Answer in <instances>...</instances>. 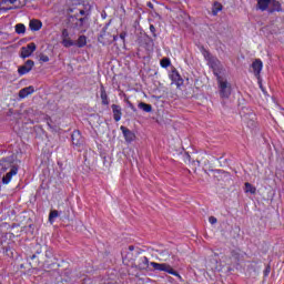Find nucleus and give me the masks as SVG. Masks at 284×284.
Masks as SVG:
<instances>
[{"mask_svg": "<svg viewBox=\"0 0 284 284\" xmlns=\"http://www.w3.org/2000/svg\"><path fill=\"white\" fill-rule=\"evenodd\" d=\"M217 85H219V92L221 99H230L232 95V84L225 80L219 72H215Z\"/></svg>", "mask_w": 284, "mask_h": 284, "instance_id": "1", "label": "nucleus"}, {"mask_svg": "<svg viewBox=\"0 0 284 284\" xmlns=\"http://www.w3.org/2000/svg\"><path fill=\"white\" fill-rule=\"evenodd\" d=\"M150 265L156 272H166V274H171L172 276H178L179 278H181L179 272L174 271V268L168 263L151 262Z\"/></svg>", "mask_w": 284, "mask_h": 284, "instance_id": "2", "label": "nucleus"}, {"mask_svg": "<svg viewBox=\"0 0 284 284\" xmlns=\"http://www.w3.org/2000/svg\"><path fill=\"white\" fill-rule=\"evenodd\" d=\"M36 50H37V44L34 42L29 43L27 47H22L20 49L21 59H28L29 57H32Z\"/></svg>", "mask_w": 284, "mask_h": 284, "instance_id": "3", "label": "nucleus"}, {"mask_svg": "<svg viewBox=\"0 0 284 284\" xmlns=\"http://www.w3.org/2000/svg\"><path fill=\"white\" fill-rule=\"evenodd\" d=\"M34 68V61L32 60H27L26 63L18 69V74L20 77H23V74H28Z\"/></svg>", "mask_w": 284, "mask_h": 284, "instance_id": "4", "label": "nucleus"}, {"mask_svg": "<svg viewBox=\"0 0 284 284\" xmlns=\"http://www.w3.org/2000/svg\"><path fill=\"white\" fill-rule=\"evenodd\" d=\"M19 173V168L18 166H12L10 169V172H8L6 175H3L2 178V183L3 185H8V183H10V181H12L13 176H17V174Z\"/></svg>", "mask_w": 284, "mask_h": 284, "instance_id": "5", "label": "nucleus"}, {"mask_svg": "<svg viewBox=\"0 0 284 284\" xmlns=\"http://www.w3.org/2000/svg\"><path fill=\"white\" fill-rule=\"evenodd\" d=\"M120 130L126 141V143H132V141H134V139H136V135L134 134V132L130 131V129H128L126 126H120Z\"/></svg>", "mask_w": 284, "mask_h": 284, "instance_id": "6", "label": "nucleus"}, {"mask_svg": "<svg viewBox=\"0 0 284 284\" xmlns=\"http://www.w3.org/2000/svg\"><path fill=\"white\" fill-rule=\"evenodd\" d=\"M12 168H17V165L12 164V161H9L8 159L0 160V176L8 172V170H12Z\"/></svg>", "mask_w": 284, "mask_h": 284, "instance_id": "7", "label": "nucleus"}, {"mask_svg": "<svg viewBox=\"0 0 284 284\" xmlns=\"http://www.w3.org/2000/svg\"><path fill=\"white\" fill-rule=\"evenodd\" d=\"M283 7L278 0H270L268 14H274V12H281Z\"/></svg>", "mask_w": 284, "mask_h": 284, "instance_id": "8", "label": "nucleus"}, {"mask_svg": "<svg viewBox=\"0 0 284 284\" xmlns=\"http://www.w3.org/2000/svg\"><path fill=\"white\" fill-rule=\"evenodd\" d=\"M111 110L113 112V119L116 123H119V121H121V116H123V112L121 109V105L119 104H112L111 105Z\"/></svg>", "mask_w": 284, "mask_h": 284, "instance_id": "9", "label": "nucleus"}, {"mask_svg": "<svg viewBox=\"0 0 284 284\" xmlns=\"http://www.w3.org/2000/svg\"><path fill=\"white\" fill-rule=\"evenodd\" d=\"M170 79L172 83H175V85H178V88H181V85H183V78H181V74H179V71L173 70L170 74Z\"/></svg>", "mask_w": 284, "mask_h": 284, "instance_id": "10", "label": "nucleus"}, {"mask_svg": "<svg viewBox=\"0 0 284 284\" xmlns=\"http://www.w3.org/2000/svg\"><path fill=\"white\" fill-rule=\"evenodd\" d=\"M71 141L73 143V145H83V136L81 135V131L75 130L73 131L72 135H71Z\"/></svg>", "mask_w": 284, "mask_h": 284, "instance_id": "11", "label": "nucleus"}, {"mask_svg": "<svg viewBox=\"0 0 284 284\" xmlns=\"http://www.w3.org/2000/svg\"><path fill=\"white\" fill-rule=\"evenodd\" d=\"M30 94H34V87H26L19 91L20 99H26L27 97H30Z\"/></svg>", "mask_w": 284, "mask_h": 284, "instance_id": "12", "label": "nucleus"}, {"mask_svg": "<svg viewBox=\"0 0 284 284\" xmlns=\"http://www.w3.org/2000/svg\"><path fill=\"white\" fill-rule=\"evenodd\" d=\"M29 28L33 32H39V30L43 28V23L40 20L33 19V20H30Z\"/></svg>", "mask_w": 284, "mask_h": 284, "instance_id": "13", "label": "nucleus"}, {"mask_svg": "<svg viewBox=\"0 0 284 284\" xmlns=\"http://www.w3.org/2000/svg\"><path fill=\"white\" fill-rule=\"evenodd\" d=\"M252 68H253V72L255 74V77H260L261 71L263 70V61L261 60H255L252 63Z\"/></svg>", "mask_w": 284, "mask_h": 284, "instance_id": "14", "label": "nucleus"}, {"mask_svg": "<svg viewBox=\"0 0 284 284\" xmlns=\"http://www.w3.org/2000/svg\"><path fill=\"white\" fill-rule=\"evenodd\" d=\"M100 97L102 100V105H110V99L108 98V92L105 91V87H103V84L100 85Z\"/></svg>", "mask_w": 284, "mask_h": 284, "instance_id": "15", "label": "nucleus"}, {"mask_svg": "<svg viewBox=\"0 0 284 284\" xmlns=\"http://www.w3.org/2000/svg\"><path fill=\"white\" fill-rule=\"evenodd\" d=\"M257 10L265 12L270 10V0H257Z\"/></svg>", "mask_w": 284, "mask_h": 284, "instance_id": "16", "label": "nucleus"}, {"mask_svg": "<svg viewBox=\"0 0 284 284\" xmlns=\"http://www.w3.org/2000/svg\"><path fill=\"white\" fill-rule=\"evenodd\" d=\"M74 45L78 48H85V45H88V38L85 36H80Z\"/></svg>", "mask_w": 284, "mask_h": 284, "instance_id": "17", "label": "nucleus"}, {"mask_svg": "<svg viewBox=\"0 0 284 284\" xmlns=\"http://www.w3.org/2000/svg\"><path fill=\"white\" fill-rule=\"evenodd\" d=\"M209 63L211 64V68L213 69L214 74H216V72H219V65H221V61H219V59L213 58L211 60H209Z\"/></svg>", "mask_w": 284, "mask_h": 284, "instance_id": "18", "label": "nucleus"}, {"mask_svg": "<svg viewBox=\"0 0 284 284\" xmlns=\"http://www.w3.org/2000/svg\"><path fill=\"white\" fill-rule=\"evenodd\" d=\"M221 10H223V4H221V2H214L213 7H212L213 17H216V14H219V12H221Z\"/></svg>", "mask_w": 284, "mask_h": 284, "instance_id": "19", "label": "nucleus"}, {"mask_svg": "<svg viewBox=\"0 0 284 284\" xmlns=\"http://www.w3.org/2000/svg\"><path fill=\"white\" fill-rule=\"evenodd\" d=\"M149 265H150V260H148V257L143 256V257H141V263L138 265V267L140 270H148Z\"/></svg>", "mask_w": 284, "mask_h": 284, "instance_id": "20", "label": "nucleus"}, {"mask_svg": "<svg viewBox=\"0 0 284 284\" xmlns=\"http://www.w3.org/2000/svg\"><path fill=\"white\" fill-rule=\"evenodd\" d=\"M138 108H140V110H143V112H152V104H148L145 102L139 103Z\"/></svg>", "mask_w": 284, "mask_h": 284, "instance_id": "21", "label": "nucleus"}, {"mask_svg": "<svg viewBox=\"0 0 284 284\" xmlns=\"http://www.w3.org/2000/svg\"><path fill=\"white\" fill-rule=\"evenodd\" d=\"M37 254H41V250H38L36 252V254L31 255L30 260L33 261V262H29L31 267H37V265H39V261L36 260L37 258ZM36 260V261H34Z\"/></svg>", "mask_w": 284, "mask_h": 284, "instance_id": "22", "label": "nucleus"}, {"mask_svg": "<svg viewBox=\"0 0 284 284\" xmlns=\"http://www.w3.org/2000/svg\"><path fill=\"white\" fill-rule=\"evenodd\" d=\"M231 255H232V258H234L237 262L241 261V258H243V254L239 250L232 251Z\"/></svg>", "mask_w": 284, "mask_h": 284, "instance_id": "23", "label": "nucleus"}, {"mask_svg": "<svg viewBox=\"0 0 284 284\" xmlns=\"http://www.w3.org/2000/svg\"><path fill=\"white\" fill-rule=\"evenodd\" d=\"M16 32H17V34H26V24L18 23L16 26Z\"/></svg>", "mask_w": 284, "mask_h": 284, "instance_id": "24", "label": "nucleus"}, {"mask_svg": "<svg viewBox=\"0 0 284 284\" xmlns=\"http://www.w3.org/2000/svg\"><path fill=\"white\" fill-rule=\"evenodd\" d=\"M6 3H8V0H0V12H8L12 10V7H2L6 6Z\"/></svg>", "mask_w": 284, "mask_h": 284, "instance_id": "25", "label": "nucleus"}, {"mask_svg": "<svg viewBox=\"0 0 284 284\" xmlns=\"http://www.w3.org/2000/svg\"><path fill=\"white\" fill-rule=\"evenodd\" d=\"M62 45L64 48H72V45H75V42L72 41V39H70V38H67V39L62 40Z\"/></svg>", "mask_w": 284, "mask_h": 284, "instance_id": "26", "label": "nucleus"}, {"mask_svg": "<svg viewBox=\"0 0 284 284\" xmlns=\"http://www.w3.org/2000/svg\"><path fill=\"white\" fill-rule=\"evenodd\" d=\"M245 192H250V194H256V187H254L250 182H246Z\"/></svg>", "mask_w": 284, "mask_h": 284, "instance_id": "27", "label": "nucleus"}, {"mask_svg": "<svg viewBox=\"0 0 284 284\" xmlns=\"http://www.w3.org/2000/svg\"><path fill=\"white\" fill-rule=\"evenodd\" d=\"M160 65L162 68H170V65H172V62L170 61V58H163L160 62Z\"/></svg>", "mask_w": 284, "mask_h": 284, "instance_id": "28", "label": "nucleus"}, {"mask_svg": "<svg viewBox=\"0 0 284 284\" xmlns=\"http://www.w3.org/2000/svg\"><path fill=\"white\" fill-rule=\"evenodd\" d=\"M58 216H59V211L57 210L51 211L49 214V222L54 223V219H57Z\"/></svg>", "mask_w": 284, "mask_h": 284, "instance_id": "29", "label": "nucleus"}, {"mask_svg": "<svg viewBox=\"0 0 284 284\" xmlns=\"http://www.w3.org/2000/svg\"><path fill=\"white\" fill-rule=\"evenodd\" d=\"M202 54H203L204 59H206V61H210L211 59L214 58V57H212V53H210V51H207L205 48H202Z\"/></svg>", "mask_w": 284, "mask_h": 284, "instance_id": "30", "label": "nucleus"}, {"mask_svg": "<svg viewBox=\"0 0 284 284\" xmlns=\"http://www.w3.org/2000/svg\"><path fill=\"white\" fill-rule=\"evenodd\" d=\"M61 37H62V41L63 39H70V32H68V29L62 30Z\"/></svg>", "mask_w": 284, "mask_h": 284, "instance_id": "31", "label": "nucleus"}, {"mask_svg": "<svg viewBox=\"0 0 284 284\" xmlns=\"http://www.w3.org/2000/svg\"><path fill=\"white\" fill-rule=\"evenodd\" d=\"M40 61H42V63H48V61H50V58L45 54H40Z\"/></svg>", "mask_w": 284, "mask_h": 284, "instance_id": "32", "label": "nucleus"}, {"mask_svg": "<svg viewBox=\"0 0 284 284\" xmlns=\"http://www.w3.org/2000/svg\"><path fill=\"white\" fill-rule=\"evenodd\" d=\"M150 31L152 32L153 37H156V28L154 24H150Z\"/></svg>", "mask_w": 284, "mask_h": 284, "instance_id": "33", "label": "nucleus"}, {"mask_svg": "<svg viewBox=\"0 0 284 284\" xmlns=\"http://www.w3.org/2000/svg\"><path fill=\"white\" fill-rule=\"evenodd\" d=\"M45 257H47V258H52V248H48V250L45 251Z\"/></svg>", "mask_w": 284, "mask_h": 284, "instance_id": "34", "label": "nucleus"}, {"mask_svg": "<svg viewBox=\"0 0 284 284\" xmlns=\"http://www.w3.org/2000/svg\"><path fill=\"white\" fill-rule=\"evenodd\" d=\"M209 222L211 223V225H215V223H217V220L214 216H210Z\"/></svg>", "mask_w": 284, "mask_h": 284, "instance_id": "35", "label": "nucleus"}, {"mask_svg": "<svg viewBox=\"0 0 284 284\" xmlns=\"http://www.w3.org/2000/svg\"><path fill=\"white\" fill-rule=\"evenodd\" d=\"M128 37L126 32H121L120 33V39L123 41V43H125V38Z\"/></svg>", "mask_w": 284, "mask_h": 284, "instance_id": "36", "label": "nucleus"}, {"mask_svg": "<svg viewBox=\"0 0 284 284\" xmlns=\"http://www.w3.org/2000/svg\"><path fill=\"white\" fill-rule=\"evenodd\" d=\"M270 272H272V268L270 266H266L264 270V276H270Z\"/></svg>", "mask_w": 284, "mask_h": 284, "instance_id": "37", "label": "nucleus"}, {"mask_svg": "<svg viewBox=\"0 0 284 284\" xmlns=\"http://www.w3.org/2000/svg\"><path fill=\"white\" fill-rule=\"evenodd\" d=\"M260 88H261V90H262V92L264 93V94H267V92L265 91V88H263V84L260 82Z\"/></svg>", "mask_w": 284, "mask_h": 284, "instance_id": "38", "label": "nucleus"}, {"mask_svg": "<svg viewBox=\"0 0 284 284\" xmlns=\"http://www.w3.org/2000/svg\"><path fill=\"white\" fill-rule=\"evenodd\" d=\"M148 8H151V10H154V4H152V2H148Z\"/></svg>", "mask_w": 284, "mask_h": 284, "instance_id": "39", "label": "nucleus"}, {"mask_svg": "<svg viewBox=\"0 0 284 284\" xmlns=\"http://www.w3.org/2000/svg\"><path fill=\"white\" fill-rule=\"evenodd\" d=\"M17 1H21V0H8V3L14 4L17 3Z\"/></svg>", "mask_w": 284, "mask_h": 284, "instance_id": "40", "label": "nucleus"}, {"mask_svg": "<svg viewBox=\"0 0 284 284\" xmlns=\"http://www.w3.org/2000/svg\"><path fill=\"white\" fill-rule=\"evenodd\" d=\"M85 21V18H80L79 19V22H80V26H83V22Z\"/></svg>", "mask_w": 284, "mask_h": 284, "instance_id": "41", "label": "nucleus"}, {"mask_svg": "<svg viewBox=\"0 0 284 284\" xmlns=\"http://www.w3.org/2000/svg\"><path fill=\"white\" fill-rule=\"evenodd\" d=\"M162 254L166 255V256H170V252H168V251H163Z\"/></svg>", "mask_w": 284, "mask_h": 284, "instance_id": "42", "label": "nucleus"}, {"mask_svg": "<svg viewBox=\"0 0 284 284\" xmlns=\"http://www.w3.org/2000/svg\"><path fill=\"white\" fill-rule=\"evenodd\" d=\"M129 250H130V252H134V246L130 245Z\"/></svg>", "mask_w": 284, "mask_h": 284, "instance_id": "43", "label": "nucleus"}, {"mask_svg": "<svg viewBox=\"0 0 284 284\" xmlns=\"http://www.w3.org/2000/svg\"><path fill=\"white\" fill-rule=\"evenodd\" d=\"M80 14L83 17L85 14L84 10H80Z\"/></svg>", "mask_w": 284, "mask_h": 284, "instance_id": "44", "label": "nucleus"}, {"mask_svg": "<svg viewBox=\"0 0 284 284\" xmlns=\"http://www.w3.org/2000/svg\"><path fill=\"white\" fill-rule=\"evenodd\" d=\"M48 126H49L51 130H54V128L52 126V124H50V122H48Z\"/></svg>", "mask_w": 284, "mask_h": 284, "instance_id": "45", "label": "nucleus"}, {"mask_svg": "<svg viewBox=\"0 0 284 284\" xmlns=\"http://www.w3.org/2000/svg\"><path fill=\"white\" fill-rule=\"evenodd\" d=\"M113 40H114V41H118V40H119V36H114V37H113Z\"/></svg>", "mask_w": 284, "mask_h": 284, "instance_id": "46", "label": "nucleus"}]
</instances>
